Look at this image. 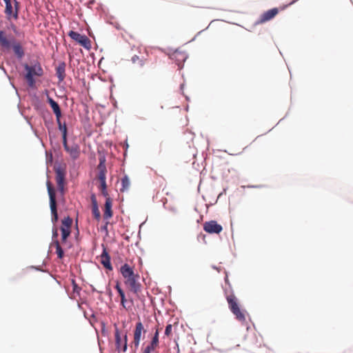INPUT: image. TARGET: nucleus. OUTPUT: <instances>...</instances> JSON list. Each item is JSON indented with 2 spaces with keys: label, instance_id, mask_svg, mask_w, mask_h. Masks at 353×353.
Listing matches in <instances>:
<instances>
[{
  "label": "nucleus",
  "instance_id": "obj_31",
  "mask_svg": "<svg viewBox=\"0 0 353 353\" xmlns=\"http://www.w3.org/2000/svg\"><path fill=\"white\" fill-rule=\"evenodd\" d=\"M57 236H58L57 229V228H54L52 230V239H53V241L54 240H57Z\"/></svg>",
  "mask_w": 353,
  "mask_h": 353
},
{
  "label": "nucleus",
  "instance_id": "obj_30",
  "mask_svg": "<svg viewBox=\"0 0 353 353\" xmlns=\"http://www.w3.org/2000/svg\"><path fill=\"white\" fill-rule=\"evenodd\" d=\"M172 325L171 324H168L165 327V335L167 336H170L172 334Z\"/></svg>",
  "mask_w": 353,
  "mask_h": 353
},
{
  "label": "nucleus",
  "instance_id": "obj_3",
  "mask_svg": "<svg viewBox=\"0 0 353 353\" xmlns=\"http://www.w3.org/2000/svg\"><path fill=\"white\" fill-rule=\"evenodd\" d=\"M228 306L236 319L241 322L245 321V312L241 310L239 306L238 299L234 294H231L226 296Z\"/></svg>",
  "mask_w": 353,
  "mask_h": 353
},
{
  "label": "nucleus",
  "instance_id": "obj_11",
  "mask_svg": "<svg viewBox=\"0 0 353 353\" xmlns=\"http://www.w3.org/2000/svg\"><path fill=\"white\" fill-rule=\"evenodd\" d=\"M203 230L210 234H219L222 231L223 228L216 221H210L203 224Z\"/></svg>",
  "mask_w": 353,
  "mask_h": 353
},
{
  "label": "nucleus",
  "instance_id": "obj_17",
  "mask_svg": "<svg viewBox=\"0 0 353 353\" xmlns=\"http://www.w3.org/2000/svg\"><path fill=\"white\" fill-rule=\"evenodd\" d=\"M112 201L110 197H107L104 206V212H103V218L104 219H110L112 215Z\"/></svg>",
  "mask_w": 353,
  "mask_h": 353
},
{
  "label": "nucleus",
  "instance_id": "obj_16",
  "mask_svg": "<svg viewBox=\"0 0 353 353\" xmlns=\"http://www.w3.org/2000/svg\"><path fill=\"white\" fill-rule=\"evenodd\" d=\"M98 179L99 181H103L106 180V168L105 166V159H99V163L98 165Z\"/></svg>",
  "mask_w": 353,
  "mask_h": 353
},
{
  "label": "nucleus",
  "instance_id": "obj_27",
  "mask_svg": "<svg viewBox=\"0 0 353 353\" xmlns=\"http://www.w3.org/2000/svg\"><path fill=\"white\" fill-rule=\"evenodd\" d=\"M101 185H100V190L101 191L102 194L105 197H109L108 192H107V185H106V181H100Z\"/></svg>",
  "mask_w": 353,
  "mask_h": 353
},
{
  "label": "nucleus",
  "instance_id": "obj_28",
  "mask_svg": "<svg viewBox=\"0 0 353 353\" xmlns=\"http://www.w3.org/2000/svg\"><path fill=\"white\" fill-rule=\"evenodd\" d=\"M121 297V304L125 309H128L129 307L127 306V300L125 299V293H123L122 295H120Z\"/></svg>",
  "mask_w": 353,
  "mask_h": 353
},
{
  "label": "nucleus",
  "instance_id": "obj_24",
  "mask_svg": "<svg viewBox=\"0 0 353 353\" xmlns=\"http://www.w3.org/2000/svg\"><path fill=\"white\" fill-rule=\"evenodd\" d=\"M159 330L158 327H157L150 343L158 346V347L159 345Z\"/></svg>",
  "mask_w": 353,
  "mask_h": 353
},
{
  "label": "nucleus",
  "instance_id": "obj_15",
  "mask_svg": "<svg viewBox=\"0 0 353 353\" xmlns=\"http://www.w3.org/2000/svg\"><path fill=\"white\" fill-rule=\"evenodd\" d=\"M115 342H116V347L119 352H125L127 350V335L124 336V343L123 345L121 346V339L120 336V333L118 330L115 332Z\"/></svg>",
  "mask_w": 353,
  "mask_h": 353
},
{
  "label": "nucleus",
  "instance_id": "obj_12",
  "mask_svg": "<svg viewBox=\"0 0 353 353\" xmlns=\"http://www.w3.org/2000/svg\"><path fill=\"white\" fill-rule=\"evenodd\" d=\"M56 174V182L59 191L63 194H64V184H65V172L61 169L57 168L55 170Z\"/></svg>",
  "mask_w": 353,
  "mask_h": 353
},
{
  "label": "nucleus",
  "instance_id": "obj_21",
  "mask_svg": "<svg viewBox=\"0 0 353 353\" xmlns=\"http://www.w3.org/2000/svg\"><path fill=\"white\" fill-rule=\"evenodd\" d=\"M48 102L55 114V116H58L61 114V111L60 109V107L57 102H56L54 100H53L52 98L48 97Z\"/></svg>",
  "mask_w": 353,
  "mask_h": 353
},
{
  "label": "nucleus",
  "instance_id": "obj_26",
  "mask_svg": "<svg viewBox=\"0 0 353 353\" xmlns=\"http://www.w3.org/2000/svg\"><path fill=\"white\" fill-rule=\"evenodd\" d=\"M159 347L150 343L143 350V353H152L154 352Z\"/></svg>",
  "mask_w": 353,
  "mask_h": 353
},
{
  "label": "nucleus",
  "instance_id": "obj_37",
  "mask_svg": "<svg viewBox=\"0 0 353 353\" xmlns=\"http://www.w3.org/2000/svg\"><path fill=\"white\" fill-rule=\"evenodd\" d=\"M115 289L117 290V291H119L120 290H121V288L120 286V284L119 282L117 283L116 285H115Z\"/></svg>",
  "mask_w": 353,
  "mask_h": 353
},
{
  "label": "nucleus",
  "instance_id": "obj_34",
  "mask_svg": "<svg viewBox=\"0 0 353 353\" xmlns=\"http://www.w3.org/2000/svg\"><path fill=\"white\" fill-rule=\"evenodd\" d=\"M61 117V114L59 115L58 116H56V119H57V124H58V126H59V125H63L61 122V120H60V118Z\"/></svg>",
  "mask_w": 353,
  "mask_h": 353
},
{
  "label": "nucleus",
  "instance_id": "obj_20",
  "mask_svg": "<svg viewBox=\"0 0 353 353\" xmlns=\"http://www.w3.org/2000/svg\"><path fill=\"white\" fill-rule=\"evenodd\" d=\"M65 63H60L56 68V74L59 79V81H63L65 77Z\"/></svg>",
  "mask_w": 353,
  "mask_h": 353
},
{
  "label": "nucleus",
  "instance_id": "obj_18",
  "mask_svg": "<svg viewBox=\"0 0 353 353\" xmlns=\"http://www.w3.org/2000/svg\"><path fill=\"white\" fill-rule=\"evenodd\" d=\"M91 201H92V211L93 216L95 219L97 221H99L101 219V213L99 210L98 203L96 199L95 196L93 194L91 196Z\"/></svg>",
  "mask_w": 353,
  "mask_h": 353
},
{
  "label": "nucleus",
  "instance_id": "obj_22",
  "mask_svg": "<svg viewBox=\"0 0 353 353\" xmlns=\"http://www.w3.org/2000/svg\"><path fill=\"white\" fill-rule=\"evenodd\" d=\"M52 246H54L55 248H56V253L57 254V256L59 259H63V257L64 256V252H63V249L61 248V246L60 245V243L59 242L58 240H54L52 243Z\"/></svg>",
  "mask_w": 353,
  "mask_h": 353
},
{
  "label": "nucleus",
  "instance_id": "obj_10",
  "mask_svg": "<svg viewBox=\"0 0 353 353\" xmlns=\"http://www.w3.org/2000/svg\"><path fill=\"white\" fill-rule=\"evenodd\" d=\"M278 13H279V10L276 8L268 10L261 14L256 23L262 24L267 21H269L271 19H272L274 17H275Z\"/></svg>",
  "mask_w": 353,
  "mask_h": 353
},
{
  "label": "nucleus",
  "instance_id": "obj_19",
  "mask_svg": "<svg viewBox=\"0 0 353 353\" xmlns=\"http://www.w3.org/2000/svg\"><path fill=\"white\" fill-rule=\"evenodd\" d=\"M172 59H174L176 61V64L180 66L186 60L187 56L184 52L176 50L172 54Z\"/></svg>",
  "mask_w": 353,
  "mask_h": 353
},
{
  "label": "nucleus",
  "instance_id": "obj_33",
  "mask_svg": "<svg viewBox=\"0 0 353 353\" xmlns=\"http://www.w3.org/2000/svg\"><path fill=\"white\" fill-rule=\"evenodd\" d=\"M61 117V114L59 115L58 116H56V119H57V124H58V126H59V125H63L61 122V120H60V118Z\"/></svg>",
  "mask_w": 353,
  "mask_h": 353
},
{
  "label": "nucleus",
  "instance_id": "obj_13",
  "mask_svg": "<svg viewBox=\"0 0 353 353\" xmlns=\"http://www.w3.org/2000/svg\"><path fill=\"white\" fill-rule=\"evenodd\" d=\"M72 219L70 216L65 217L61 221V236H69L71 232Z\"/></svg>",
  "mask_w": 353,
  "mask_h": 353
},
{
  "label": "nucleus",
  "instance_id": "obj_25",
  "mask_svg": "<svg viewBox=\"0 0 353 353\" xmlns=\"http://www.w3.org/2000/svg\"><path fill=\"white\" fill-rule=\"evenodd\" d=\"M59 129L62 132L63 142H65V140L67 139V126L65 123H63V125H59Z\"/></svg>",
  "mask_w": 353,
  "mask_h": 353
},
{
  "label": "nucleus",
  "instance_id": "obj_39",
  "mask_svg": "<svg viewBox=\"0 0 353 353\" xmlns=\"http://www.w3.org/2000/svg\"><path fill=\"white\" fill-rule=\"evenodd\" d=\"M117 292H118V293H119V296H120V295H122V294H123V293H124V292H123V290L122 289H121V290H120L119 291H117Z\"/></svg>",
  "mask_w": 353,
  "mask_h": 353
},
{
  "label": "nucleus",
  "instance_id": "obj_1",
  "mask_svg": "<svg viewBox=\"0 0 353 353\" xmlns=\"http://www.w3.org/2000/svg\"><path fill=\"white\" fill-rule=\"evenodd\" d=\"M120 272L125 279V284L134 294H138L141 291V285L139 282V275L135 274L134 270L128 263H125L120 268Z\"/></svg>",
  "mask_w": 353,
  "mask_h": 353
},
{
  "label": "nucleus",
  "instance_id": "obj_38",
  "mask_svg": "<svg viewBox=\"0 0 353 353\" xmlns=\"http://www.w3.org/2000/svg\"><path fill=\"white\" fill-rule=\"evenodd\" d=\"M11 28H12V30L14 31V32L16 33L17 30V26L15 25L12 24V25H11Z\"/></svg>",
  "mask_w": 353,
  "mask_h": 353
},
{
  "label": "nucleus",
  "instance_id": "obj_8",
  "mask_svg": "<svg viewBox=\"0 0 353 353\" xmlns=\"http://www.w3.org/2000/svg\"><path fill=\"white\" fill-rule=\"evenodd\" d=\"M146 330L144 329L143 323L139 321L136 323L135 329L133 334V343L136 348H138L141 340L142 334H145Z\"/></svg>",
  "mask_w": 353,
  "mask_h": 353
},
{
  "label": "nucleus",
  "instance_id": "obj_36",
  "mask_svg": "<svg viewBox=\"0 0 353 353\" xmlns=\"http://www.w3.org/2000/svg\"><path fill=\"white\" fill-rule=\"evenodd\" d=\"M115 289L117 290V291H119L120 290H121V288L120 286V284L119 282L117 283L116 285H115Z\"/></svg>",
  "mask_w": 353,
  "mask_h": 353
},
{
  "label": "nucleus",
  "instance_id": "obj_9",
  "mask_svg": "<svg viewBox=\"0 0 353 353\" xmlns=\"http://www.w3.org/2000/svg\"><path fill=\"white\" fill-rule=\"evenodd\" d=\"M63 145L65 150L70 154L72 159L75 160L79 157L80 148L77 143L68 145L66 139L65 142H63Z\"/></svg>",
  "mask_w": 353,
  "mask_h": 353
},
{
  "label": "nucleus",
  "instance_id": "obj_14",
  "mask_svg": "<svg viewBox=\"0 0 353 353\" xmlns=\"http://www.w3.org/2000/svg\"><path fill=\"white\" fill-rule=\"evenodd\" d=\"M100 258L101 263L103 265V267L109 270H112V266L110 262V256L105 248H103V252L101 254Z\"/></svg>",
  "mask_w": 353,
  "mask_h": 353
},
{
  "label": "nucleus",
  "instance_id": "obj_32",
  "mask_svg": "<svg viewBox=\"0 0 353 353\" xmlns=\"http://www.w3.org/2000/svg\"><path fill=\"white\" fill-rule=\"evenodd\" d=\"M73 290L74 292L77 291L79 288L74 280H72Z\"/></svg>",
  "mask_w": 353,
  "mask_h": 353
},
{
  "label": "nucleus",
  "instance_id": "obj_4",
  "mask_svg": "<svg viewBox=\"0 0 353 353\" xmlns=\"http://www.w3.org/2000/svg\"><path fill=\"white\" fill-rule=\"evenodd\" d=\"M24 68L27 72L25 78L28 82V85L32 88L35 85L34 76L41 77L43 73V69L39 63H36L30 66L26 64L25 65Z\"/></svg>",
  "mask_w": 353,
  "mask_h": 353
},
{
  "label": "nucleus",
  "instance_id": "obj_2",
  "mask_svg": "<svg viewBox=\"0 0 353 353\" xmlns=\"http://www.w3.org/2000/svg\"><path fill=\"white\" fill-rule=\"evenodd\" d=\"M0 47L4 50L12 48L14 54L19 59L24 56V50L21 43L13 37L8 36L3 30H0Z\"/></svg>",
  "mask_w": 353,
  "mask_h": 353
},
{
  "label": "nucleus",
  "instance_id": "obj_6",
  "mask_svg": "<svg viewBox=\"0 0 353 353\" xmlns=\"http://www.w3.org/2000/svg\"><path fill=\"white\" fill-rule=\"evenodd\" d=\"M68 36L86 50H89L91 49V40L86 35L81 34L77 32L70 30L68 32Z\"/></svg>",
  "mask_w": 353,
  "mask_h": 353
},
{
  "label": "nucleus",
  "instance_id": "obj_5",
  "mask_svg": "<svg viewBox=\"0 0 353 353\" xmlns=\"http://www.w3.org/2000/svg\"><path fill=\"white\" fill-rule=\"evenodd\" d=\"M47 188L50 198V207L52 214V222L54 223L58 221V213L57 209L55 191L52 188L51 183L49 181H47Z\"/></svg>",
  "mask_w": 353,
  "mask_h": 353
},
{
  "label": "nucleus",
  "instance_id": "obj_29",
  "mask_svg": "<svg viewBox=\"0 0 353 353\" xmlns=\"http://www.w3.org/2000/svg\"><path fill=\"white\" fill-rule=\"evenodd\" d=\"M132 63H137V62L139 61V62L140 63L141 66L144 65V63H144V61H142V60H141V59H139V56H137V55H134V56L132 57Z\"/></svg>",
  "mask_w": 353,
  "mask_h": 353
},
{
  "label": "nucleus",
  "instance_id": "obj_35",
  "mask_svg": "<svg viewBox=\"0 0 353 353\" xmlns=\"http://www.w3.org/2000/svg\"><path fill=\"white\" fill-rule=\"evenodd\" d=\"M68 236H65V237L63 236H61V243H65L67 241Z\"/></svg>",
  "mask_w": 353,
  "mask_h": 353
},
{
  "label": "nucleus",
  "instance_id": "obj_7",
  "mask_svg": "<svg viewBox=\"0 0 353 353\" xmlns=\"http://www.w3.org/2000/svg\"><path fill=\"white\" fill-rule=\"evenodd\" d=\"M5 3V14L8 19L12 17L14 19H18L19 3L14 0V10L13 9L11 0H3Z\"/></svg>",
  "mask_w": 353,
  "mask_h": 353
},
{
  "label": "nucleus",
  "instance_id": "obj_23",
  "mask_svg": "<svg viewBox=\"0 0 353 353\" xmlns=\"http://www.w3.org/2000/svg\"><path fill=\"white\" fill-rule=\"evenodd\" d=\"M121 188L120 189L121 192H125L129 190L130 186V181L128 176H124L121 180Z\"/></svg>",
  "mask_w": 353,
  "mask_h": 353
}]
</instances>
